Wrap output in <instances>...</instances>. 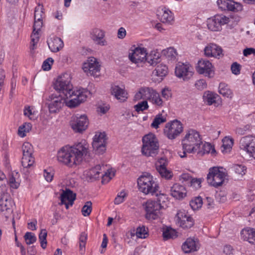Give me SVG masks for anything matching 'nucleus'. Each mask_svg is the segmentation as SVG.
Masks as SVG:
<instances>
[{
  "mask_svg": "<svg viewBox=\"0 0 255 255\" xmlns=\"http://www.w3.org/2000/svg\"><path fill=\"white\" fill-rule=\"evenodd\" d=\"M71 79L70 75L68 73L59 76L54 83V88L59 95L69 99L67 106L72 108L86 101L90 92L84 88H73Z\"/></svg>",
  "mask_w": 255,
  "mask_h": 255,
  "instance_id": "nucleus-1",
  "label": "nucleus"
},
{
  "mask_svg": "<svg viewBox=\"0 0 255 255\" xmlns=\"http://www.w3.org/2000/svg\"><path fill=\"white\" fill-rule=\"evenodd\" d=\"M88 152L89 144L85 140H82L72 146L62 147L58 152L57 159L59 162L70 166L79 165Z\"/></svg>",
  "mask_w": 255,
  "mask_h": 255,
  "instance_id": "nucleus-2",
  "label": "nucleus"
},
{
  "mask_svg": "<svg viewBox=\"0 0 255 255\" xmlns=\"http://www.w3.org/2000/svg\"><path fill=\"white\" fill-rule=\"evenodd\" d=\"M202 144V138L199 132L194 129L188 130L182 140L183 151L182 153L178 152L179 156L183 158L186 156V153H196Z\"/></svg>",
  "mask_w": 255,
  "mask_h": 255,
  "instance_id": "nucleus-3",
  "label": "nucleus"
},
{
  "mask_svg": "<svg viewBox=\"0 0 255 255\" xmlns=\"http://www.w3.org/2000/svg\"><path fill=\"white\" fill-rule=\"evenodd\" d=\"M44 8L43 6L39 4L35 8L34 22L33 26V31L31 35L30 53L33 54L36 49V44L39 39V32L43 26L42 18L44 17Z\"/></svg>",
  "mask_w": 255,
  "mask_h": 255,
  "instance_id": "nucleus-4",
  "label": "nucleus"
},
{
  "mask_svg": "<svg viewBox=\"0 0 255 255\" xmlns=\"http://www.w3.org/2000/svg\"><path fill=\"white\" fill-rule=\"evenodd\" d=\"M142 147L141 151L146 156L154 157L159 151V142L155 135L150 133L142 137Z\"/></svg>",
  "mask_w": 255,
  "mask_h": 255,
  "instance_id": "nucleus-5",
  "label": "nucleus"
},
{
  "mask_svg": "<svg viewBox=\"0 0 255 255\" xmlns=\"http://www.w3.org/2000/svg\"><path fill=\"white\" fill-rule=\"evenodd\" d=\"M137 184L139 190L145 194L153 195L159 188L152 176L148 173H145L138 178Z\"/></svg>",
  "mask_w": 255,
  "mask_h": 255,
  "instance_id": "nucleus-6",
  "label": "nucleus"
},
{
  "mask_svg": "<svg viewBox=\"0 0 255 255\" xmlns=\"http://www.w3.org/2000/svg\"><path fill=\"white\" fill-rule=\"evenodd\" d=\"M135 98L137 100L148 99L153 104L158 107H162L163 105V101L159 94L153 89L148 87L140 89L135 94Z\"/></svg>",
  "mask_w": 255,
  "mask_h": 255,
  "instance_id": "nucleus-7",
  "label": "nucleus"
},
{
  "mask_svg": "<svg viewBox=\"0 0 255 255\" xmlns=\"http://www.w3.org/2000/svg\"><path fill=\"white\" fill-rule=\"evenodd\" d=\"M226 176L223 167L215 166L209 169L207 180L210 185L217 188L222 185Z\"/></svg>",
  "mask_w": 255,
  "mask_h": 255,
  "instance_id": "nucleus-8",
  "label": "nucleus"
},
{
  "mask_svg": "<svg viewBox=\"0 0 255 255\" xmlns=\"http://www.w3.org/2000/svg\"><path fill=\"white\" fill-rule=\"evenodd\" d=\"M85 174L91 179L96 180L101 176L102 177V182L103 184L109 182L115 175L114 172L109 171L107 172H104V174H103L102 166L99 164L96 165L88 170H86Z\"/></svg>",
  "mask_w": 255,
  "mask_h": 255,
  "instance_id": "nucleus-9",
  "label": "nucleus"
},
{
  "mask_svg": "<svg viewBox=\"0 0 255 255\" xmlns=\"http://www.w3.org/2000/svg\"><path fill=\"white\" fill-rule=\"evenodd\" d=\"M0 193L1 194L0 210L1 212H6L5 217L7 218L12 212L11 209L12 202L10 195L7 192L6 185H2L1 186H0Z\"/></svg>",
  "mask_w": 255,
  "mask_h": 255,
  "instance_id": "nucleus-10",
  "label": "nucleus"
},
{
  "mask_svg": "<svg viewBox=\"0 0 255 255\" xmlns=\"http://www.w3.org/2000/svg\"><path fill=\"white\" fill-rule=\"evenodd\" d=\"M47 100L50 102L48 104V108L50 113H56L59 112L62 108L69 99L65 98L62 95L52 94L50 95Z\"/></svg>",
  "mask_w": 255,
  "mask_h": 255,
  "instance_id": "nucleus-11",
  "label": "nucleus"
},
{
  "mask_svg": "<svg viewBox=\"0 0 255 255\" xmlns=\"http://www.w3.org/2000/svg\"><path fill=\"white\" fill-rule=\"evenodd\" d=\"M183 129L181 123L176 120L166 124L164 128V133L168 139H174L179 135Z\"/></svg>",
  "mask_w": 255,
  "mask_h": 255,
  "instance_id": "nucleus-12",
  "label": "nucleus"
},
{
  "mask_svg": "<svg viewBox=\"0 0 255 255\" xmlns=\"http://www.w3.org/2000/svg\"><path fill=\"white\" fill-rule=\"evenodd\" d=\"M88 125V119L85 115L80 117L73 116L70 122L72 129L76 133H83L87 128Z\"/></svg>",
  "mask_w": 255,
  "mask_h": 255,
  "instance_id": "nucleus-13",
  "label": "nucleus"
},
{
  "mask_svg": "<svg viewBox=\"0 0 255 255\" xmlns=\"http://www.w3.org/2000/svg\"><path fill=\"white\" fill-rule=\"evenodd\" d=\"M233 19L223 15H217L213 18H209L207 20V27L211 31H219L221 26L231 23Z\"/></svg>",
  "mask_w": 255,
  "mask_h": 255,
  "instance_id": "nucleus-14",
  "label": "nucleus"
},
{
  "mask_svg": "<svg viewBox=\"0 0 255 255\" xmlns=\"http://www.w3.org/2000/svg\"><path fill=\"white\" fill-rule=\"evenodd\" d=\"M22 157L21 164L23 168L31 167L34 162V158L32 156L33 149L32 145L29 142H24L22 146Z\"/></svg>",
  "mask_w": 255,
  "mask_h": 255,
  "instance_id": "nucleus-15",
  "label": "nucleus"
},
{
  "mask_svg": "<svg viewBox=\"0 0 255 255\" xmlns=\"http://www.w3.org/2000/svg\"><path fill=\"white\" fill-rule=\"evenodd\" d=\"M176 224L184 229L191 228L194 224L192 217L185 211H179L175 216Z\"/></svg>",
  "mask_w": 255,
  "mask_h": 255,
  "instance_id": "nucleus-16",
  "label": "nucleus"
},
{
  "mask_svg": "<svg viewBox=\"0 0 255 255\" xmlns=\"http://www.w3.org/2000/svg\"><path fill=\"white\" fill-rule=\"evenodd\" d=\"M240 147L255 158V136L248 135L242 137L240 141Z\"/></svg>",
  "mask_w": 255,
  "mask_h": 255,
  "instance_id": "nucleus-17",
  "label": "nucleus"
},
{
  "mask_svg": "<svg viewBox=\"0 0 255 255\" xmlns=\"http://www.w3.org/2000/svg\"><path fill=\"white\" fill-rule=\"evenodd\" d=\"M82 69L87 75L97 76L100 72V65L96 58L91 57L83 64Z\"/></svg>",
  "mask_w": 255,
  "mask_h": 255,
  "instance_id": "nucleus-18",
  "label": "nucleus"
},
{
  "mask_svg": "<svg viewBox=\"0 0 255 255\" xmlns=\"http://www.w3.org/2000/svg\"><path fill=\"white\" fill-rule=\"evenodd\" d=\"M161 205L154 201H148L145 205V217L148 220H155L159 217Z\"/></svg>",
  "mask_w": 255,
  "mask_h": 255,
  "instance_id": "nucleus-19",
  "label": "nucleus"
},
{
  "mask_svg": "<svg viewBox=\"0 0 255 255\" xmlns=\"http://www.w3.org/2000/svg\"><path fill=\"white\" fill-rule=\"evenodd\" d=\"M197 72L200 74H203L209 78L213 77L214 75L213 66L208 60H200L196 67Z\"/></svg>",
  "mask_w": 255,
  "mask_h": 255,
  "instance_id": "nucleus-20",
  "label": "nucleus"
},
{
  "mask_svg": "<svg viewBox=\"0 0 255 255\" xmlns=\"http://www.w3.org/2000/svg\"><path fill=\"white\" fill-rule=\"evenodd\" d=\"M146 56V51L145 48L136 47L130 50L128 58L132 63L138 65L145 61Z\"/></svg>",
  "mask_w": 255,
  "mask_h": 255,
  "instance_id": "nucleus-21",
  "label": "nucleus"
},
{
  "mask_svg": "<svg viewBox=\"0 0 255 255\" xmlns=\"http://www.w3.org/2000/svg\"><path fill=\"white\" fill-rule=\"evenodd\" d=\"M193 68L189 64L179 63L176 66L175 73L179 78H182L183 80L190 79L193 75Z\"/></svg>",
  "mask_w": 255,
  "mask_h": 255,
  "instance_id": "nucleus-22",
  "label": "nucleus"
},
{
  "mask_svg": "<svg viewBox=\"0 0 255 255\" xmlns=\"http://www.w3.org/2000/svg\"><path fill=\"white\" fill-rule=\"evenodd\" d=\"M167 165V161L166 158H161L155 163L156 169L160 176L165 179H170L173 174L172 172L168 170L166 168Z\"/></svg>",
  "mask_w": 255,
  "mask_h": 255,
  "instance_id": "nucleus-23",
  "label": "nucleus"
},
{
  "mask_svg": "<svg viewBox=\"0 0 255 255\" xmlns=\"http://www.w3.org/2000/svg\"><path fill=\"white\" fill-rule=\"evenodd\" d=\"M217 4L222 10L238 12L242 10V5L231 0H218Z\"/></svg>",
  "mask_w": 255,
  "mask_h": 255,
  "instance_id": "nucleus-24",
  "label": "nucleus"
},
{
  "mask_svg": "<svg viewBox=\"0 0 255 255\" xmlns=\"http://www.w3.org/2000/svg\"><path fill=\"white\" fill-rule=\"evenodd\" d=\"M90 35L92 39L96 44L101 46L107 45V41L104 39L105 32L104 30L95 28L91 30Z\"/></svg>",
  "mask_w": 255,
  "mask_h": 255,
  "instance_id": "nucleus-25",
  "label": "nucleus"
},
{
  "mask_svg": "<svg viewBox=\"0 0 255 255\" xmlns=\"http://www.w3.org/2000/svg\"><path fill=\"white\" fill-rule=\"evenodd\" d=\"M205 54L207 57H213L220 58L223 56L222 49L217 45L210 43L204 49Z\"/></svg>",
  "mask_w": 255,
  "mask_h": 255,
  "instance_id": "nucleus-26",
  "label": "nucleus"
},
{
  "mask_svg": "<svg viewBox=\"0 0 255 255\" xmlns=\"http://www.w3.org/2000/svg\"><path fill=\"white\" fill-rule=\"evenodd\" d=\"M170 194L174 198L181 200L186 196L187 190L183 185L175 183L171 187Z\"/></svg>",
  "mask_w": 255,
  "mask_h": 255,
  "instance_id": "nucleus-27",
  "label": "nucleus"
},
{
  "mask_svg": "<svg viewBox=\"0 0 255 255\" xmlns=\"http://www.w3.org/2000/svg\"><path fill=\"white\" fill-rule=\"evenodd\" d=\"M60 198L61 204H64L66 208L68 209L69 205H73L74 201L76 199V194L70 190L66 189L63 191Z\"/></svg>",
  "mask_w": 255,
  "mask_h": 255,
  "instance_id": "nucleus-28",
  "label": "nucleus"
},
{
  "mask_svg": "<svg viewBox=\"0 0 255 255\" xmlns=\"http://www.w3.org/2000/svg\"><path fill=\"white\" fill-rule=\"evenodd\" d=\"M47 44L49 49L53 52H58L64 46V43L62 39L55 36L50 37L48 40Z\"/></svg>",
  "mask_w": 255,
  "mask_h": 255,
  "instance_id": "nucleus-29",
  "label": "nucleus"
},
{
  "mask_svg": "<svg viewBox=\"0 0 255 255\" xmlns=\"http://www.w3.org/2000/svg\"><path fill=\"white\" fill-rule=\"evenodd\" d=\"M111 94L120 102H125L128 98V93L125 90V88H121L117 85L112 86Z\"/></svg>",
  "mask_w": 255,
  "mask_h": 255,
  "instance_id": "nucleus-30",
  "label": "nucleus"
},
{
  "mask_svg": "<svg viewBox=\"0 0 255 255\" xmlns=\"http://www.w3.org/2000/svg\"><path fill=\"white\" fill-rule=\"evenodd\" d=\"M157 15L159 19L163 23H170L173 20V16L171 11L162 8L158 10Z\"/></svg>",
  "mask_w": 255,
  "mask_h": 255,
  "instance_id": "nucleus-31",
  "label": "nucleus"
},
{
  "mask_svg": "<svg viewBox=\"0 0 255 255\" xmlns=\"http://www.w3.org/2000/svg\"><path fill=\"white\" fill-rule=\"evenodd\" d=\"M241 238L245 241L255 245V229L247 228L243 229L241 233Z\"/></svg>",
  "mask_w": 255,
  "mask_h": 255,
  "instance_id": "nucleus-32",
  "label": "nucleus"
},
{
  "mask_svg": "<svg viewBox=\"0 0 255 255\" xmlns=\"http://www.w3.org/2000/svg\"><path fill=\"white\" fill-rule=\"evenodd\" d=\"M198 246L194 240L188 238L182 246V249L185 253H189L197 250Z\"/></svg>",
  "mask_w": 255,
  "mask_h": 255,
  "instance_id": "nucleus-33",
  "label": "nucleus"
},
{
  "mask_svg": "<svg viewBox=\"0 0 255 255\" xmlns=\"http://www.w3.org/2000/svg\"><path fill=\"white\" fill-rule=\"evenodd\" d=\"M145 61L150 65L154 66L160 62V54L156 51H152L149 54L146 53Z\"/></svg>",
  "mask_w": 255,
  "mask_h": 255,
  "instance_id": "nucleus-34",
  "label": "nucleus"
},
{
  "mask_svg": "<svg viewBox=\"0 0 255 255\" xmlns=\"http://www.w3.org/2000/svg\"><path fill=\"white\" fill-rule=\"evenodd\" d=\"M210 151L211 152L215 151L214 148L213 147L211 144L208 142L204 143L202 142V145L200 146L199 150L197 151L196 153L199 156H203L205 154L209 153Z\"/></svg>",
  "mask_w": 255,
  "mask_h": 255,
  "instance_id": "nucleus-35",
  "label": "nucleus"
},
{
  "mask_svg": "<svg viewBox=\"0 0 255 255\" xmlns=\"http://www.w3.org/2000/svg\"><path fill=\"white\" fill-rule=\"evenodd\" d=\"M19 175L17 172H12L10 175L7 182L9 186L13 189H17L20 185Z\"/></svg>",
  "mask_w": 255,
  "mask_h": 255,
  "instance_id": "nucleus-36",
  "label": "nucleus"
},
{
  "mask_svg": "<svg viewBox=\"0 0 255 255\" xmlns=\"http://www.w3.org/2000/svg\"><path fill=\"white\" fill-rule=\"evenodd\" d=\"M218 97V95L209 91H207L204 94L203 99L208 105H211L216 103V99Z\"/></svg>",
  "mask_w": 255,
  "mask_h": 255,
  "instance_id": "nucleus-37",
  "label": "nucleus"
},
{
  "mask_svg": "<svg viewBox=\"0 0 255 255\" xmlns=\"http://www.w3.org/2000/svg\"><path fill=\"white\" fill-rule=\"evenodd\" d=\"M153 73L158 77H163L168 73V68L165 65L160 64L157 65Z\"/></svg>",
  "mask_w": 255,
  "mask_h": 255,
  "instance_id": "nucleus-38",
  "label": "nucleus"
},
{
  "mask_svg": "<svg viewBox=\"0 0 255 255\" xmlns=\"http://www.w3.org/2000/svg\"><path fill=\"white\" fill-rule=\"evenodd\" d=\"M176 232L171 228L166 227L163 230L162 236L164 240L174 239L177 237Z\"/></svg>",
  "mask_w": 255,
  "mask_h": 255,
  "instance_id": "nucleus-39",
  "label": "nucleus"
},
{
  "mask_svg": "<svg viewBox=\"0 0 255 255\" xmlns=\"http://www.w3.org/2000/svg\"><path fill=\"white\" fill-rule=\"evenodd\" d=\"M167 59L172 60L176 59L177 55L176 50L173 47H169L162 50V52Z\"/></svg>",
  "mask_w": 255,
  "mask_h": 255,
  "instance_id": "nucleus-40",
  "label": "nucleus"
},
{
  "mask_svg": "<svg viewBox=\"0 0 255 255\" xmlns=\"http://www.w3.org/2000/svg\"><path fill=\"white\" fill-rule=\"evenodd\" d=\"M32 128V125L29 123H25L23 125L20 126L18 130V134L19 136L23 137L26 136V133L28 132Z\"/></svg>",
  "mask_w": 255,
  "mask_h": 255,
  "instance_id": "nucleus-41",
  "label": "nucleus"
},
{
  "mask_svg": "<svg viewBox=\"0 0 255 255\" xmlns=\"http://www.w3.org/2000/svg\"><path fill=\"white\" fill-rule=\"evenodd\" d=\"M219 92L220 94L228 98L232 97V93L225 83H220L219 86Z\"/></svg>",
  "mask_w": 255,
  "mask_h": 255,
  "instance_id": "nucleus-42",
  "label": "nucleus"
},
{
  "mask_svg": "<svg viewBox=\"0 0 255 255\" xmlns=\"http://www.w3.org/2000/svg\"><path fill=\"white\" fill-rule=\"evenodd\" d=\"M203 200L201 197H196L190 202V206L193 210L199 209L202 207Z\"/></svg>",
  "mask_w": 255,
  "mask_h": 255,
  "instance_id": "nucleus-43",
  "label": "nucleus"
},
{
  "mask_svg": "<svg viewBox=\"0 0 255 255\" xmlns=\"http://www.w3.org/2000/svg\"><path fill=\"white\" fill-rule=\"evenodd\" d=\"M47 233L45 229L41 230L39 234V239L40 242L41 247L43 249H45L47 246Z\"/></svg>",
  "mask_w": 255,
  "mask_h": 255,
  "instance_id": "nucleus-44",
  "label": "nucleus"
},
{
  "mask_svg": "<svg viewBox=\"0 0 255 255\" xmlns=\"http://www.w3.org/2000/svg\"><path fill=\"white\" fill-rule=\"evenodd\" d=\"M97 143V142H93L92 145L94 149L97 154H102L106 150V144H103L102 143Z\"/></svg>",
  "mask_w": 255,
  "mask_h": 255,
  "instance_id": "nucleus-45",
  "label": "nucleus"
},
{
  "mask_svg": "<svg viewBox=\"0 0 255 255\" xmlns=\"http://www.w3.org/2000/svg\"><path fill=\"white\" fill-rule=\"evenodd\" d=\"M166 121V120L165 118H164L162 115H159L156 116L154 119L151 126L155 128H157L160 124L165 122Z\"/></svg>",
  "mask_w": 255,
  "mask_h": 255,
  "instance_id": "nucleus-46",
  "label": "nucleus"
},
{
  "mask_svg": "<svg viewBox=\"0 0 255 255\" xmlns=\"http://www.w3.org/2000/svg\"><path fill=\"white\" fill-rule=\"evenodd\" d=\"M233 145V140L231 138L225 137L223 139V145L222 147L223 148V152H227L229 150Z\"/></svg>",
  "mask_w": 255,
  "mask_h": 255,
  "instance_id": "nucleus-47",
  "label": "nucleus"
},
{
  "mask_svg": "<svg viewBox=\"0 0 255 255\" xmlns=\"http://www.w3.org/2000/svg\"><path fill=\"white\" fill-rule=\"evenodd\" d=\"M136 235L137 238L145 239L148 236V230L144 226L139 227L136 229Z\"/></svg>",
  "mask_w": 255,
  "mask_h": 255,
  "instance_id": "nucleus-48",
  "label": "nucleus"
},
{
  "mask_svg": "<svg viewBox=\"0 0 255 255\" xmlns=\"http://www.w3.org/2000/svg\"><path fill=\"white\" fill-rule=\"evenodd\" d=\"M24 238L27 245L32 244L36 241V236L34 233L31 232H26L24 236Z\"/></svg>",
  "mask_w": 255,
  "mask_h": 255,
  "instance_id": "nucleus-49",
  "label": "nucleus"
},
{
  "mask_svg": "<svg viewBox=\"0 0 255 255\" xmlns=\"http://www.w3.org/2000/svg\"><path fill=\"white\" fill-rule=\"evenodd\" d=\"M106 135L105 132L99 133L98 134H96L93 142H97V143H102L103 144H106L107 142Z\"/></svg>",
  "mask_w": 255,
  "mask_h": 255,
  "instance_id": "nucleus-50",
  "label": "nucleus"
},
{
  "mask_svg": "<svg viewBox=\"0 0 255 255\" xmlns=\"http://www.w3.org/2000/svg\"><path fill=\"white\" fill-rule=\"evenodd\" d=\"M134 108L137 112H143L148 108V105L146 101H143L134 105Z\"/></svg>",
  "mask_w": 255,
  "mask_h": 255,
  "instance_id": "nucleus-51",
  "label": "nucleus"
},
{
  "mask_svg": "<svg viewBox=\"0 0 255 255\" xmlns=\"http://www.w3.org/2000/svg\"><path fill=\"white\" fill-rule=\"evenodd\" d=\"M92 203L91 201L86 202L81 211L83 216H88L91 214L92 209Z\"/></svg>",
  "mask_w": 255,
  "mask_h": 255,
  "instance_id": "nucleus-52",
  "label": "nucleus"
},
{
  "mask_svg": "<svg viewBox=\"0 0 255 255\" xmlns=\"http://www.w3.org/2000/svg\"><path fill=\"white\" fill-rule=\"evenodd\" d=\"M87 240V235L85 232H82L79 237V248L80 251H84Z\"/></svg>",
  "mask_w": 255,
  "mask_h": 255,
  "instance_id": "nucleus-53",
  "label": "nucleus"
},
{
  "mask_svg": "<svg viewBox=\"0 0 255 255\" xmlns=\"http://www.w3.org/2000/svg\"><path fill=\"white\" fill-rule=\"evenodd\" d=\"M234 171L237 174L242 175H245L246 172V167L242 164H236L233 166Z\"/></svg>",
  "mask_w": 255,
  "mask_h": 255,
  "instance_id": "nucleus-54",
  "label": "nucleus"
},
{
  "mask_svg": "<svg viewBox=\"0 0 255 255\" xmlns=\"http://www.w3.org/2000/svg\"><path fill=\"white\" fill-rule=\"evenodd\" d=\"M127 196V194L125 191H121L115 198L114 203L115 204H120L125 201V198Z\"/></svg>",
  "mask_w": 255,
  "mask_h": 255,
  "instance_id": "nucleus-55",
  "label": "nucleus"
},
{
  "mask_svg": "<svg viewBox=\"0 0 255 255\" xmlns=\"http://www.w3.org/2000/svg\"><path fill=\"white\" fill-rule=\"evenodd\" d=\"M54 62L53 59L52 58H48L45 60L42 65V68L44 71H48L51 68V65Z\"/></svg>",
  "mask_w": 255,
  "mask_h": 255,
  "instance_id": "nucleus-56",
  "label": "nucleus"
},
{
  "mask_svg": "<svg viewBox=\"0 0 255 255\" xmlns=\"http://www.w3.org/2000/svg\"><path fill=\"white\" fill-rule=\"evenodd\" d=\"M251 128V126L249 125L244 126L241 127L237 128L236 129V133L240 135H243L249 131Z\"/></svg>",
  "mask_w": 255,
  "mask_h": 255,
  "instance_id": "nucleus-57",
  "label": "nucleus"
},
{
  "mask_svg": "<svg viewBox=\"0 0 255 255\" xmlns=\"http://www.w3.org/2000/svg\"><path fill=\"white\" fill-rule=\"evenodd\" d=\"M195 86L196 88L198 90H203V89L206 88L207 83L205 80L200 79L196 81Z\"/></svg>",
  "mask_w": 255,
  "mask_h": 255,
  "instance_id": "nucleus-58",
  "label": "nucleus"
},
{
  "mask_svg": "<svg viewBox=\"0 0 255 255\" xmlns=\"http://www.w3.org/2000/svg\"><path fill=\"white\" fill-rule=\"evenodd\" d=\"M231 69L233 74L238 75L240 73L241 65L237 62H234L232 64Z\"/></svg>",
  "mask_w": 255,
  "mask_h": 255,
  "instance_id": "nucleus-59",
  "label": "nucleus"
},
{
  "mask_svg": "<svg viewBox=\"0 0 255 255\" xmlns=\"http://www.w3.org/2000/svg\"><path fill=\"white\" fill-rule=\"evenodd\" d=\"M43 176L47 181L51 182L53 178V173L51 171H48V169H45L43 172Z\"/></svg>",
  "mask_w": 255,
  "mask_h": 255,
  "instance_id": "nucleus-60",
  "label": "nucleus"
},
{
  "mask_svg": "<svg viewBox=\"0 0 255 255\" xmlns=\"http://www.w3.org/2000/svg\"><path fill=\"white\" fill-rule=\"evenodd\" d=\"M161 95L162 97L166 100H168L171 97V92L170 90H169L167 88H164L161 91Z\"/></svg>",
  "mask_w": 255,
  "mask_h": 255,
  "instance_id": "nucleus-61",
  "label": "nucleus"
},
{
  "mask_svg": "<svg viewBox=\"0 0 255 255\" xmlns=\"http://www.w3.org/2000/svg\"><path fill=\"white\" fill-rule=\"evenodd\" d=\"M205 204L208 209H212L214 207L215 204L214 200L211 197H206Z\"/></svg>",
  "mask_w": 255,
  "mask_h": 255,
  "instance_id": "nucleus-62",
  "label": "nucleus"
},
{
  "mask_svg": "<svg viewBox=\"0 0 255 255\" xmlns=\"http://www.w3.org/2000/svg\"><path fill=\"white\" fill-rule=\"evenodd\" d=\"M126 30L125 28L120 27L118 31V37L119 38L123 39L126 35Z\"/></svg>",
  "mask_w": 255,
  "mask_h": 255,
  "instance_id": "nucleus-63",
  "label": "nucleus"
},
{
  "mask_svg": "<svg viewBox=\"0 0 255 255\" xmlns=\"http://www.w3.org/2000/svg\"><path fill=\"white\" fill-rule=\"evenodd\" d=\"M244 55L245 56H248L252 54H255V49L253 48H247L244 50L243 51Z\"/></svg>",
  "mask_w": 255,
  "mask_h": 255,
  "instance_id": "nucleus-64",
  "label": "nucleus"
}]
</instances>
